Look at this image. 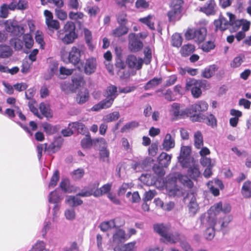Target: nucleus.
Segmentation results:
<instances>
[{"label": "nucleus", "instance_id": "f257e3e1", "mask_svg": "<svg viewBox=\"0 0 251 251\" xmlns=\"http://www.w3.org/2000/svg\"><path fill=\"white\" fill-rule=\"evenodd\" d=\"M208 107V103L204 101H199L191 105L184 110H180V104L176 102L173 103L171 105V114L176 118H183L185 116L190 117L197 112H205Z\"/></svg>", "mask_w": 251, "mask_h": 251}, {"label": "nucleus", "instance_id": "f03ea898", "mask_svg": "<svg viewBox=\"0 0 251 251\" xmlns=\"http://www.w3.org/2000/svg\"><path fill=\"white\" fill-rule=\"evenodd\" d=\"M226 15L229 18V20L221 15L218 19L214 21V24L216 30H220L223 31L231 26L230 31H236L243 24V20L237 19L235 15L230 12H227Z\"/></svg>", "mask_w": 251, "mask_h": 251}, {"label": "nucleus", "instance_id": "7ed1b4c3", "mask_svg": "<svg viewBox=\"0 0 251 251\" xmlns=\"http://www.w3.org/2000/svg\"><path fill=\"white\" fill-rule=\"evenodd\" d=\"M189 164V165L187 167H182L188 168L187 175L178 174L177 178L184 187L191 189L194 186V183L191 179L197 180L198 178L200 176L201 173L198 164H196L194 161Z\"/></svg>", "mask_w": 251, "mask_h": 251}, {"label": "nucleus", "instance_id": "20e7f679", "mask_svg": "<svg viewBox=\"0 0 251 251\" xmlns=\"http://www.w3.org/2000/svg\"><path fill=\"white\" fill-rule=\"evenodd\" d=\"M82 51L76 47H73L68 53H65L61 55V59L65 63H72L76 65L80 61V57Z\"/></svg>", "mask_w": 251, "mask_h": 251}, {"label": "nucleus", "instance_id": "39448f33", "mask_svg": "<svg viewBox=\"0 0 251 251\" xmlns=\"http://www.w3.org/2000/svg\"><path fill=\"white\" fill-rule=\"evenodd\" d=\"M201 112H197L194 113L191 116V121L195 122H203L205 123L207 125L212 127H216L217 126V120L215 116L212 114H207L205 115L201 113Z\"/></svg>", "mask_w": 251, "mask_h": 251}, {"label": "nucleus", "instance_id": "423d86ee", "mask_svg": "<svg viewBox=\"0 0 251 251\" xmlns=\"http://www.w3.org/2000/svg\"><path fill=\"white\" fill-rule=\"evenodd\" d=\"M191 149L189 146H182L180 149L178 161L182 167H187L189 163L194 161V158L190 157Z\"/></svg>", "mask_w": 251, "mask_h": 251}, {"label": "nucleus", "instance_id": "0eeeda50", "mask_svg": "<svg viewBox=\"0 0 251 251\" xmlns=\"http://www.w3.org/2000/svg\"><path fill=\"white\" fill-rule=\"evenodd\" d=\"M6 31L11 35L20 37L25 32L24 27L17 24L16 22L6 21L4 23Z\"/></svg>", "mask_w": 251, "mask_h": 251}, {"label": "nucleus", "instance_id": "6e6552de", "mask_svg": "<svg viewBox=\"0 0 251 251\" xmlns=\"http://www.w3.org/2000/svg\"><path fill=\"white\" fill-rule=\"evenodd\" d=\"M128 48L132 52H136L142 50L143 47L142 42L139 39L137 34L134 33L128 35Z\"/></svg>", "mask_w": 251, "mask_h": 251}, {"label": "nucleus", "instance_id": "1a4fd4ad", "mask_svg": "<svg viewBox=\"0 0 251 251\" xmlns=\"http://www.w3.org/2000/svg\"><path fill=\"white\" fill-rule=\"evenodd\" d=\"M183 2L184 1H171L170 3L171 10L167 14L170 21H174L176 16L181 13Z\"/></svg>", "mask_w": 251, "mask_h": 251}, {"label": "nucleus", "instance_id": "9d476101", "mask_svg": "<svg viewBox=\"0 0 251 251\" xmlns=\"http://www.w3.org/2000/svg\"><path fill=\"white\" fill-rule=\"evenodd\" d=\"M126 63L130 69L140 70L144 63V60L141 58H137L133 54L128 55L126 59Z\"/></svg>", "mask_w": 251, "mask_h": 251}, {"label": "nucleus", "instance_id": "9b49d317", "mask_svg": "<svg viewBox=\"0 0 251 251\" xmlns=\"http://www.w3.org/2000/svg\"><path fill=\"white\" fill-rule=\"evenodd\" d=\"M165 187L170 196H175L178 190L176 184V178L175 176H168L166 180Z\"/></svg>", "mask_w": 251, "mask_h": 251}, {"label": "nucleus", "instance_id": "f8f14e48", "mask_svg": "<svg viewBox=\"0 0 251 251\" xmlns=\"http://www.w3.org/2000/svg\"><path fill=\"white\" fill-rule=\"evenodd\" d=\"M118 96L117 87L113 85H111L107 87L106 91L105 96L106 98L104 99L111 106L113 103L114 100Z\"/></svg>", "mask_w": 251, "mask_h": 251}, {"label": "nucleus", "instance_id": "ddd939ff", "mask_svg": "<svg viewBox=\"0 0 251 251\" xmlns=\"http://www.w3.org/2000/svg\"><path fill=\"white\" fill-rule=\"evenodd\" d=\"M199 220L202 227H208L215 226L216 224V219L214 215L209 211L207 213L202 214L200 216Z\"/></svg>", "mask_w": 251, "mask_h": 251}, {"label": "nucleus", "instance_id": "4468645a", "mask_svg": "<svg viewBox=\"0 0 251 251\" xmlns=\"http://www.w3.org/2000/svg\"><path fill=\"white\" fill-rule=\"evenodd\" d=\"M217 6L215 1H208L203 6L200 7V11L207 16L214 15L217 11Z\"/></svg>", "mask_w": 251, "mask_h": 251}, {"label": "nucleus", "instance_id": "2eb2a0df", "mask_svg": "<svg viewBox=\"0 0 251 251\" xmlns=\"http://www.w3.org/2000/svg\"><path fill=\"white\" fill-rule=\"evenodd\" d=\"M49 201L50 203L54 204L53 208V215L56 214L59 209V202L60 201V196L56 189L50 193Z\"/></svg>", "mask_w": 251, "mask_h": 251}, {"label": "nucleus", "instance_id": "dca6fc26", "mask_svg": "<svg viewBox=\"0 0 251 251\" xmlns=\"http://www.w3.org/2000/svg\"><path fill=\"white\" fill-rule=\"evenodd\" d=\"M97 68V61L94 57H90L86 60L84 66V73L87 75L93 74Z\"/></svg>", "mask_w": 251, "mask_h": 251}, {"label": "nucleus", "instance_id": "f3484780", "mask_svg": "<svg viewBox=\"0 0 251 251\" xmlns=\"http://www.w3.org/2000/svg\"><path fill=\"white\" fill-rule=\"evenodd\" d=\"M162 146L163 149L167 151L175 147V138L172 137L171 134H166L162 143Z\"/></svg>", "mask_w": 251, "mask_h": 251}, {"label": "nucleus", "instance_id": "a211bd4d", "mask_svg": "<svg viewBox=\"0 0 251 251\" xmlns=\"http://www.w3.org/2000/svg\"><path fill=\"white\" fill-rule=\"evenodd\" d=\"M69 126H71L72 128L74 129V131H77L79 134L85 135L86 136L89 134L88 129L81 122H73L72 124H69Z\"/></svg>", "mask_w": 251, "mask_h": 251}, {"label": "nucleus", "instance_id": "6ab92c4d", "mask_svg": "<svg viewBox=\"0 0 251 251\" xmlns=\"http://www.w3.org/2000/svg\"><path fill=\"white\" fill-rule=\"evenodd\" d=\"M59 187L65 193H71L75 191V186L71 184L70 180L68 178L62 179Z\"/></svg>", "mask_w": 251, "mask_h": 251}, {"label": "nucleus", "instance_id": "aec40b11", "mask_svg": "<svg viewBox=\"0 0 251 251\" xmlns=\"http://www.w3.org/2000/svg\"><path fill=\"white\" fill-rule=\"evenodd\" d=\"M207 29L204 27H201L194 29V40L199 43L202 42L205 39Z\"/></svg>", "mask_w": 251, "mask_h": 251}, {"label": "nucleus", "instance_id": "412c9836", "mask_svg": "<svg viewBox=\"0 0 251 251\" xmlns=\"http://www.w3.org/2000/svg\"><path fill=\"white\" fill-rule=\"evenodd\" d=\"M84 78L81 75L73 76L72 83L70 85V89L73 91H75L84 83Z\"/></svg>", "mask_w": 251, "mask_h": 251}, {"label": "nucleus", "instance_id": "4be33fe9", "mask_svg": "<svg viewBox=\"0 0 251 251\" xmlns=\"http://www.w3.org/2000/svg\"><path fill=\"white\" fill-rule=\"evenodd\" d=\"M153 229L155 232L157 233L162 237H164L165 240L168 235L169 227L163 224H156L153 225Z\"/></svg>", "mask_w": 251, "mask_h": 251}, {"label": "nucleus", "instance_id": "5701e85b", "mask_svg": "<svg viewBox=\"0 0 251 251\" xmlns=\"http://www.w3.org/2000/svg\"><path fill=\"white\" fill-rule=\"evenodd\" d=\"M117 219L110 220L108 221H105L100 225V228L102 231H106L111 228H117L119 226L116 225Z\"/></svg>", "mask_w": 251, "mask_h": 251}, {"label": "nucleus", "instance_id": "b1692460", "mask_svg": "<svg viewBox=\"0 0 251 251\" xmlns=\"http://www.w3.org/2000/svg\"><path fill=\"white\" fill-rule=\"evenodd\" d=\"M13 54L12 48L5 44L0 45V58H8Z\"/></svg>", "mask_w": 251, "mask_h": 251}, {"label": "nucleus", "instance_id": "393cba45", "mask_svg": "<svg viewBox=\"0 0 251 251\" xmlns=\"http://www.w3.org/2000/svg\"><path fill=\"white\" fill-rule=\"evenodd\" d=\"M125 231L122 229H116L113 235V241L116 244L125 242L126 240Z\"/></svg>", "mask_w": 251, "mask_h": 251}, {"label": "nucleus", "instance_id": "a878e982", "mask_svg": "<svg viewBox=\"0 0 251 251\" xmlns=\"http://www.w3.org/2000/svg\"><path fill=\"white\" fill-rule=\"evenodd\" d=\"M172 155L162 152L157 158L158 164L165 167H167L170 164Z\"/></svg>", "mask_w": 251, "mask_h": 251}, {"label": "nucleus", "instance_id": "bb28decb", "mask_svg": "<svg viewBox=\"0 0 251 251\" xmlns=\"http://www.w3.org/2000/svg\"><path fill=\"white\" fill-rule=\"evenodd\" d=\"M140 180L148 186L153 185L155 184L156 181V178L153 175L149 174H142L140 177Z\"/></svg>", "mask_w": 251, "mask_h": 251}, {"label": "nucleus", "instance_id": "cd10ccee", "mask_svg": "<svg viewBox=\"0 0 251 251\" xmlns=\"http://www.w3.org/2000/svg\"><path fill=\"white\" fill-rule=\"evenodd\" d=\"M153 159L148 157L142 160L141 162H138L134 165V169L138 167H140L144 170H148L152 167Z\"/></svg>", "mask_w": 251, "mask_h": 251}, {"label": "nucleus", "instance_id": "c85d7f7f", "mask_svg": "<svg viewBox=\"0 0 251 251\" xmlns=\"http://www.w3.org/2000/svg\"><path fill=\"white\" fill-rule=\"evenodd\" d=\"M27 6V1H12L9 5H8V9L14 10L16 8L18 9H25Z\"/></svg>", "mask_w": 251, "mask_h": 251}, {"label": "nucleus", "instance_id": "c756f323", "mask_svg": "<svg viewBox=\"0 0 251 251\" xmlns=\"http://www.w3.org/2000/svg\"><path fill=\"white\" fill-rule=\"evenodd\" d=\"M207 81L206 80H196L195 78H189L187 80V86L190 87L192 85L198 86L200 89H205L207 87Z\"/></svg>", "mask_w": 251, "mask_h": 251}, {"label": "nucleus", "instance_id": "7c9ffc66", "mask_svg": "<svg viewBox=\"0 0 251 251\" xmlns=\"http://www.w3.org/2000/svg\"><path fill=\"white\" fill-rule=\"evenodd\" d=\"M78 196H69L67 197L66 202L72 207H75L82 204L83 201Z\"/></svg>", "mask_w": 251, "mask_h": 251}, {"label": "nucleus", "instance_id": "2f4dec72", "mask_svg": "<svg viewBox=\"0 0 251 251\" xmlns=\"http://www.w3.org/2000/svg\"><path fill=\"white\" fill-rule=\"evenodd\" d=\"M217 70V67L215 65H212L206 67L201 73L202 77L206 78L211 77Z\"/></svg>", "mask_w": 251, "mask_h": 251}, {"label": "nucleus", "instance_id": "473e14b6", "mask_svg": "<svg viewBox=\"0 0 251 251\" xmlns=\"http://www.w3.org/2000/svg\"><path fill=\"white\" fill-rule=\"evenodd\" d=\"M112 186V183H107L104 184L95 192V197H99L104 194L109 193V192L111 191Z\"/></svg>", "mask_w": 251, "mask_h": 251}, {"label": "nucleus", "instance_id": "72a5a7b5", "mask_svg": "<svg viewBox=\"0 0 251 251\" xmlns=\"http://www.w3.org/2000/svg\"><path fill=\"white\" fill-rule=\"evenodd\" d=\"M195 50V47L191 44L184 45L181 48L180 53L183 57H187Z\"/></svg>", "mask_w": 251, "mask_h": 251}, {"label": "nucleus", "instance_id": "f704fd0d", "mask_svg": "<svg viewBox=\"0 0 251 251\" xmlns=\"http://www.w3.org/2000/svg\"><path fill=\"white\" fill-rule=\"evenodd\" d=\"M193 196L191 199L188 205L189 213L192 215H194L197 212L199 209V205L196 201V198L194 193L192 194Z\"/></svg>", "mask_w": 251, "mask_h": 251}, {"label": "nucleus", "instance_id": "c9c22d12", "mask_svg": "<svg viewBox=\"0 0 251 251\" xmlns=\"http://www.w3.org/2000/svg\"><path fill=\"white\" fill-rule=\"evenodd\" d=\"M65 33V36L62 38V41L64 44H71L77 38V34L75 32L70 31L69 33Z\"/></svg>", "mask_w": 251, "mask_h": 251}, {"label": "nucleus", "instance_id": "e433bc0d", "mask_svg": "<svg viewBox=\"0 0 251 251\" xmlns=\"http://www.w3.org/2000/svg\"><path fill=\"white\" fill-rule=\"evenodd\" d=\"M241 192L245 198H250L251 197V181L248 180L244 183Z\"/></svg>", "mask_w": 251, "mask_h": 251}, {"label": "nucleus", "instance_id": "4c0bfd02", "mask_svg": "<svg viewBox=\"0 0 251 251\" xmlns=\"http://www.w3.org/2000/svg\"><path fill=\"white\" fill-rule=\"evenodd\" d=\"M89 93L87 90L80 91L76 96V101L78 103L81 104L86 102L89 99Z\"/></svg>", "mask_w": 251, "mask_h": 251}, {"label": "nucleus", "instance_id": "58836bf2", "mask_svg": "<svg viewBox=\"0 0 251 251\" xmlns=\"http://www.w3.org/2000/svg\"><path fill=\"white\" fill-rule=\"evenodd\" d=\"M162 79L161 77L157 78L154 77L149 80L144 86L145 90H149L151 88L158 86L162 82Z\"/></svg>", "mask_w": 251, "mask_h": 251}, {"label": "nucleus", "instance_id": "ea45409f", "mask_svg": "<svg viewBox=\"0 0 251 251\" xmlns=\"http://www.w3.org/2000/svg\"><path fill=\"white\" fill-rule=\"evenodd\" d=\"M194 145L197 149H201L203 145V140L201 131H197L194 134Z\"/></svg>", "mask_w": 251, "mask_h": 251}, {"label": "nucleus", "instance_id": "a19ab883", "mask_svg": "<svg viewBox=\"0 0 251 251\" xmlns=\"http://www.w3.org/2000/svg\"><path fill=\"white\" fill-rule=\"evenodd\" d=\"M128 31V28L126 26L119 25L113 30L112 34L115 37H119L126 34Z\"/></svg>", "mask_w": 251, "mask_h": 251}, {"label": "nucleus", "instance_id": "79ce46f5", "mask_svg": "<svg viewBox=\"0 0 251 251\" xmlns=\"http://www.w3.org/2000/svg\"><path fill=\"white\" fill-rule=\"evenodd\" d=\"M111 106L104 100L100 101L97 104H95L92 108L93 111H99L101 109H107L110 107Z\"/></svg>", "mask_w": 251, "mask_h": 251}, {"label": "nucleus", "instance_id": "37998d69", "mask_svg": "<svg viewBox=\"0 0 251 251\" xmlns=\"http://www.w3.org/2000/svg\"><path fill=\"white\" fill-rule=\"evenodd\" d=\"M100 159L102 162H109V151L105 149V146L101 147V149H99Z\"/></svg>", "mask_w": 251, "mask_h": 251}, {"label": "nucleus", "instance_id": "c03bdc74", "mask_svg": "<svg viewBox=\"0 0 251 251\" xmlns=\"http://www.w3.org/2000/svg\"><path fill=\"white\" fill-rule=\"evenodd\" d=\"M9 44L13 47L16 50H20L23 47V42L18 38L11 39L9 40Z\"/></svg>", "mask_w": 251, "mask_h": 251}, {"label": "nucleus", "instance_id": "a18cd8bd", "mask_svg": "<svg viewBox=\"0 0 251 251\" xmlns=\"http://www.w3.org/2000/svg\"><path fill=\"white\" fill-rule=\"evenodd\" d=\"M42 127L44 131L48 135L53 134L57 131L56 126H52L51 124L47 122H45L42 124Z\"/></svg>", "mask_w": 251, "mask_h": 251}, {"label": "nucleus", "instance_id": "49530a36", "mask_svg": "<svg viewBox=\"0 0 251 251\" xmlns=\"http://www.w3.org/2000/svg\"><path fill=\"white\" fill-rule=\"evenodd\" d=\"M185 87L187 90H191L192 95L195 98H199L202 93L201 89L198 86H196V85L187 87L186 83Z\"/></svg>", "mask_w": 251, "mask_h": 251}, {"label": "nucleus", "instance_id": "de8ad7c7", "mask_svg": "<svg viewBox=\"0 0 251 251\" xmlns=\"http://www.w3.org/2000/svg\"><path fill=\"white\" fill-rule=\"evenodd\" d=\"M180 233L177 232H175L174 233L169 234L166 237V241L171 244H175L177 242L180 241Z\"/></svg>", "mask_w": 251, "mask_h": 251}, {"label": "nucleus", "instance_id": "09e8293b", "mask_svg": "<svg viewBox=\"0 0 251 251\" xmlns=\"http://www.w3.org/2000/svg\"><path fill=\"white\" fill-rule=\"evenodd\" d=\"M182 38L179 33H175L172 37V45L179 48L182 45Z\"/></svg>", "mask_w": 251, "mask_h": 251}, {"label": "nucleus", "instance_id": "8fccbe9b", "mask_svg": "<svg viewBox=\"0 0 251 251\" xmlns=\"http://www.w3.org/2000/svg\"><path fill=\"white\" fill-rule=\"evenodd\" d=\"M23 40L25 43L26 48L30 49L32 47L34 41L32 36L30 34H25L23 36Z\"/></svg>", "mask_w": 251, "mask_h": 251}, {"label": "nucleus", "instance_id": "3c124183", "mask_svg": "<svg viewBox=\"0 0 251 251\" xmlns=\"http://www.w3.org/2000/svg\"><path fill=\"white\" fill-rule=\"evenodd\" d=\"M85 174L84 170L82 168H78L71 173V176L75 180H79L83 177Z\"/></svg>", "mask_w": 251, "mask_h": 251}, {"label": "nucleus", "instance_id": "603ef678", "mask_svg": "<svg viewBox=\"0 0 251 251\" xmlns=\"http://www.w3.org/2000/svg\"><path fill=\"white\" fill-rule=\"evenodd\" d=\"M139 125L138 122L135 121L127 123L121 129V132L122 133L127 132L135 127H137Z\"/></svg>", "mask_w": 251, "mask_h": 251}, {"label": "nucleus", "instance_id": "864d4df0", "mask_svg": "<svg viewBox=\"0 0 251 251\" xmlns=\"http://www.w3.org/2000/svg\"><path fill=\"white\" fill-rule=\"evenodd\" d=\"M46 244L43 241L38 240L32 246V249L37 251H48L46 248Z\"/></svg>", "mask_w": 251, "mask_h": 251}, {"label": "nucleus", "instance_id": "5fc2aeb1", "mask_svg": "<svg viewBox=\"0 0 251 251\" xmlns=\"http://www.w3.org/2000/svg\"><path fill=\"white\" fill-rule=\"evenodd\" d=\"M60 178V174L58 170H56L54 172L52 176L51 177L50 181L49 184V188H53L57 184V182Z\"/></svg>", "mask_w": 251, "mask_h": 251}, {"label": "nucleus", "instance_id": "6e6d98bb", "mask_svg": "<svg viewBox=\"0 0 251 251\" xmlns=\"http://www.w3.org/2000/svg\"><path fill=\"white\" fill-rule=\"evenodd\" d=\"M214 226H209L207 227L204 232V236L207 240H211L215 236Z\"/></svg>", "mask_w": 251, "mask_h": 251}, {"label": "nucleus", "instance_id": "4d7b16f0", "mask_svg": "<svg viewBox=\"0 0 251 251\" xmlns=\"http://www.w3.org/2000/svg\"><path fill=\"white\" fill-rule=\"evenodd\" d=\"M244 59V56L242 54H240L235 57L230 63L231 67L232 68L239 67L243 62Z\"/></svg>", "mask_w": 251, "mask_h": 251}, {"label": "nucleus", "instance_id": "13d9d810", "mask_svg": "<svg viewBox=\"0 0 251 251\" xmlns=\"http://www.w3.org/2000/svg\"><path fill=\"white\" fill-rule=\"evenodd\" d=\"M164 166H162L159 164H154L152 167V169L154 173L159 177L163 176L165 172L164 171Z\"/></svg>", "mask_w": 251, "mask_h": 251}, {"label": "nucleus", "instance_id": "bf43d9fd", "mask_svg": "<svg viewBox=\"0 0 251 251\" xmlns=\"http://www.w3.org/2000/svg\"><path fill=\"white\" fill-rule=\"evenodd\" d=\"M120 117V113L118 111H114L106 115L104 120L107 122H111L117 120Z\"/></svg>", "mask_w": 251, "mask_h": 251}, {"label": "nucleus", "instance_id": "052dcab7", "mask_svg": "<svg viewBox=\"0 0 251 251\" xmlns=\"http://www.w3.org/2000/svg\"><path fill=\"white\" fill-rule=\"evenodd\" d=\"M151 17L150 15H148L147 17L140 18L139 19V21L147 25L150 29L151 30H154L155 28L154 26V23L151 22Z\"/></svg>", "mask_w": 251, "mask_h": 251}, {"label": "nucleus", "instance_id": "680f3d73", "mask_svg": "<svg viewBox=\"0 0 251 251\" xmlns=\"http://www.w3.org/2000/svg\"><path fill=\"white\" fill-rule=\"evenodd\" d=\"M144 62L146 65H148L151 63L152 56L151 50L149 47H146L144 51Z\"/></svg>", "mask_w": 251, "mask_h": 251}, {"label": "nucleus", "instance_id": "e2e57ef3", "mask_svg": "<svg viewBox=\"0 0 251 251\" xmlns=\"http://www.w3.org/2000/svg\"><path fill=\"white\" fill-rule=\"evenodd\" d=\"M86 137L81 141V145L83 148H90L93 145V141L90 135L88 134Z\"/></svg>", "mask_w": 251, "mask_h": 251}, {"label": "nucleus", "instance_id": "0e129e2a", "mask_svg": "<svg viewBox=\"0 0 251 251\" xmlns=\"http://www.w3.org/2000/svg\"><path fill=\"white\" fill-rule=\"evenodd\" d=\"M64 33H69V32H75V25L73 22H68L63 28Z\"/></svg>", "mask_w": 251, "mask_h": 251}, {"label": "nucleus", "instance_id": "69168bd1", "mask_svg": "<svg viewBox=\"0 0 251 251\" xmlns=\"http://www.w3.org/2000/svg\"><path fill=\"white\" fill-rule=\"evenodd\" d=\"M84 17V14L82 12H74L73 11L69 13V17L73 20L76 21L78 19H82Z\"/></svg>", "mask_w": 251, "mask_h": 251}, {"label": "nucleus", "instance_id": "338daca9", "mask_svg": "<svg viewBox=\"0 0 251 251\" xmlns=\"http://www.w3.org/2000/svg\"><path fill=\"white\" fill-rule=\"evenodd\" d=\"M51 227V222L49 219H46L44 223V226L42 229V237L45 238L46 234Z\"/></svg>", "mask_w": 251, "mask_h": 251}, {"label": "nucleus", "instance_id": "774afa93", "mask_svg": "<svg viewBox=\"0 0 251 251\" xmlns=\"http://www.w3.org/2000/svg\"><path fill=\"white\" fill-rule=\"evenodd\" d=\"M215 46L213 42L208 41L204 43L202 45V50L206 52L210 51L215 48Z\"/></svg>", "mask_w": 251, "mask_h": 251}]
</instances>
